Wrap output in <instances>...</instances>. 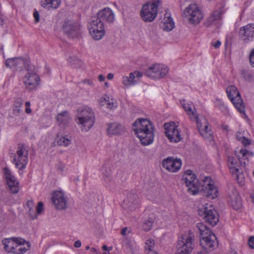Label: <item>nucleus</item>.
I'll return each instance as SVG.
<instances>
[{
	"mask_svg": "<svg viewBox=\"0 0 254 254\" xmlns=\"http://www.w3.org/2000/svg\"><path fill=\"white\" fill-rule=\"evenodd\" d=\"M182 180L188 188V192L190 194L195 195L203 190L206 193V196L211 199H214L218 195L217 188L209 177H206L201 185L192 171L188 170L183 174Z\"/></svg>",
	"mask_w": 254,
	"mask_h": 254,
	"instance_id": "1",
	"label": "nucleus"
},
{
	"mask_svg": "<svg viewBox=\"0 0 254 254\" xmlns=\"http://www.w3.org/2000/svg\"><path fill=\"white\" fill-rule=\"evenodd\" d=\"M132 128L143 145H147L153 142L154 127L149 120L138 119L133 124Z\"/></svg>",
	"mask_w": 254,
	"mask_h": 254,
	"instance_id": "2",
	"label": "nucleus"
},
{
	"mask_svg": "<svg viewBox=\"0 0 254 254\" xmlns=\"http://www.w3.org/2000/svg\"><path fill=\"white\" fill-rule=\"evenodd\" d=\"M76 123L80 126L82 131L89 130L95 122L94 113L92 110L88 107L78 109L75 117Z\"/></svg>",
	"mask_w": 254,
	"mask_h": 254,
	"instance_id": "3",
	"label": "nucleus"
},
{
	"mask_svg": "<svg viewBox=\"0 0 254 254\" xmlns=\"http://www.w3.org/2000/svg\"><path fill=\"white\" fill-rule=\"evenodd\" d=\"M194 236L191 231L182 234L178 239L175 254H190L194 247Z\"/></svg>",
	"mask_w": 254,
	"mask_h": 254,
	"instance_id": "4",
	"label": "nucleus"
},
{
	"mask_svg": "<svg viewBox=\"0 0 254 254\" xmlns=\"http://www.w3.org/2000/svg\"><path fill=\"white\" fill-rule=\"evenodd\" d=\"M13 157L12 162L16 168L21 171L24 170L28 162V150L26 146L23 144H19Z\"/></svg>",
	"mask_w": 254,
	"mask_h": 254,
	"instance_id": "5",
	"label": "nucleus"
},
{
	"mask_svg": "<svg viewBox=\"0 0 254 254\" xmlns=\"http://www.w3.org/2000/svg\"><path fill=\"white\" fill-rule=\"evenodd\" d=\"M184 16L190 24L196 25L203 19V14L199 6L195 3H191L185 8Z\"/></svg>",
	"mask_w": 254,
	"mask_h": 254,
	"instance_id": "6",
	"label": "nucleus"
},
{
	"mask_svg": "<svg viewBox=\"0 0 254 254\" xmlns=\"http://www.w3.org/2000/svg\"><path fill=\"white\" fill-rule=\"evenodd\" d=\"M26 69L27 73L24 75L23 80L26 89L31 91L36 89L40 84V79L34 66L28 65Z\"/></svg>",
	"mask_w": 254,
	"mask_h": 254,
	"instance_id": "7",
	"label": "nucleus"
},
{
	"mask_svg": "<svg viewBox=\"0 0 254 254\" xmlns=\"http://www.w3.org/2000/svg\"><path fill=\"white\" fill-rule=\"evenodd\" d=\"M89 33L96 40L101 39L105 35L104 24L97 16L92 17L88 25Z\"/></svg>",
	"mask_w": 254,
	"mask_h": 254,
	"instance_id": "8",
	"label": "nucleus"
},
{
	"mask_svg": "<svg viewBox=\"0 0 254 254\" xmlns=\"http://www.w3.org/2000/svg\"><path fill=\"white\" fill-rule=\"evenodd\" d=\"M202 205L198 210V214L200 216H203L205 221L210 225L214 226L219 221V216L216 210L212 205Z\"/></svg>",
	"mask_w": 254,
	"mask_h": 254,
	"instance_id": "9",
	"label": "nucleus"
},
{
	"mask_svg": "<svg viewBox=\"0 0 254 254\" xmlns=\"http://www.w3.org/2000/svg\"><path fill=\"white\" fill-rule=\"evenodd\" d=\"M226 92L236 109L240 113L245 114V107L237 87L233 85L229 86L226 89Z\"/></svg>",
	"mask_w": 254,
	"mask_h": 254,
	"instance_id": "10",
	"label": "nucleus"
},
{
	"mask_svg": "<svg viewBox=\"0 0 254 254\" xmlns=\"http://www.w3.org/2000/svg\"><path fill=\"white\" fill-rule=\"evenodd\" d=\"M158 4L156 2L147 3L143 5L140 12L142 19L146 22L153 21L156 17Z\"/></svg>",
	"mask_w": 254,
	"mask_h": 254,
	"instance_id": "11",
	"label": "nucleus"
},
{
	"mask_svg": "<svg viewBox=\"0 0 254 254\" xmlns=\"http://www.w3.org/2000/svg\"><path fill=\"white\" fill-rule=\"evenodd\" d=\"M197 127L201 135L206 139L212 138V132L207 119L203 116L195 117Z\"/></svg>",
	"mask_w": 254,
	"mask_h": 254,
	"instance_id": "12",
	"label": "nucleus"
},
{
	"mask_svg": "<svg viewBox=\"0 0 254 254\" xmlns=\"http://www.w3.org/2000/svg\"><path fill=\"white\" fill-rule=\"evenodd\" d=\"M168 68L161 64H154L145 72V75L150 78L159 79L165 76L168 72Z\"/></svg>",
	"mask_w": 254,
	"mask_h": 254,
	"instance_id": "13",
	"label": "nucleus"
},
{
	"mask_svg": "<svg viewBox=\"0 0 254 254\" xmlns=\"http://www.w3.org/2000/svg\"><path fill=\"white\" fill-rule=\"evenodd\" d=\"M52 201L57 209L64 210L68 207L67 196L62 190H56L53 192Z\"/></svg>",
	"mask_w": 254,
	"mask_h": 254,
	"instance_id": "14",
	"label": "nucleus"
},
{
	"mask_svg": "<svg viewBox=\"0 0 254 254\" xmlns=\"http://www.w3.org/2000/svg\"><path fill=\"white\" fill-rule=\"evenodd\" d=\"M200 245L206 252L212 251L218 246L217 238L214 234L203 236L200 239Z\"/></svg>",
	"mask_w": 254,
	"mask_h": 254,
	"instance_id": "15",
	"label": "nucleus"
},
{
	"mask_svg": "<svg viewBox=\"0 0 254 254\" xmlns=\"http://www.w3.org/2000/svg\"><path fill=\"white\" fill-rule=\"evenodd\" d=\"M165 133L171 142H178L182 138L178 127L173 123L165 124Z\"/></svg>",
	"mask_w": 254,
	"mask_h": 254,
	"instance_id": "16",
	"label": "nucleus"
},
{
	"mask_svg": "<svg viewBox=\"0 0 254 254\" xmlns=\"http://www.w3.org/2000/svg\"><path fill=\"white\" fill-rule=\"evenodd\" d=\"M162 165L164 168L170 172H178L181 167L182 162L180 159H176L173 157H168L163 160Z\"/></svg>",
	"mask_w": 254,
	"mask_h": 254,
	"instance_id": "17",
	"label": "nucleus"
},
{
	"mask_svg": "<svg viewBox=\"0 0 254 254\" xmlns=\"http://www.w3.org/2000/svg\"><path fill=\"white\" fill-rule=\"evenodd\" d=\"M227 165L232 175L235 176L238 181L239 180L241 165L234 156L228 155L227 159Z\"/></svg>",
	"mask_w": 254,
	"mask_h": 254,
	"instance_id": "18",
	"label": "nucleus"
},
{
	"mask_svg": "<svg viewBox=\"0 0 254 254\" xmlns=\"http://www.w3.org/2000/svg\"><path fill=\"white\" fill-rule=\"evenodd\" d=\"M64 33L69 37L74 38L78 36L79 26L73 21L68 20L64 22L62 26Z\"/></svg>",
	"mask_w": 254,
	"mask_h": 254,
	"instance_id": "19",
	"label": "nucleus"
},
{
	"mask_svg": "<svg viewBox=\"0 0 254 254\" xmlns=\"http://www.w3.org/2000/svg\"><path fill=\"white\" fill-rule=\"evenodd\" d=\"M239 35L245 43L253 41L254 39V24H249L241 28Z\"/></svg>",
	"mask_w": 254,
	"mask_h": 254,
	"instance_id": "20",
	"label": "nucleus"
},
{
	"mask_svg": "<svg viewBox=\"0 0 254 254\" xmlns=\"http://www.w3.org/2000/svg\"><path fill=\"white\" fill-rule=\"evenodd\" d=\"M4 173L6 180L7 184L13 193H17L19 191V183L11 173L9 169L5 167L4 168Z\"/></svg>",
	"mask_w": 254,
	"mask_h": 254,
	"instance_id": "21",
	"label": "nucleus"
},
{
	"mask_svg": "<svg viewBox=\"0 0 254 254\" xmlns=\"http://www.w3.org/2000/svg\"><path fill=\"white\" fill-rule=\"evenodd\" d=\"M142 76V73L140 72L135 71L130 72L128 76H124L122 77L123 84L126 87H129L135 85L138 80Z\"/></svg>",
	"mask_w": 254,
	"mask_h": 254,
	"instance_id": "22",
	"label": "nucleus"
},
{
	"mask_svg": "<svg viewBox=\"0 0 254 254\" xmlns=\"http://www.w3.org/2000/svg\"><path fill=\"white\" fill-rule=\"evenodd\" d=\"M25 240L20 238H11L2 241L5 250L8 253H14L15 246L17 243H24Z\"/></svg>",
	"mask_w": 254,
	"mask_h": 254,
	"instance_id": "23",
	"label": "nucleus"
},
{
	"mask_svg": "<svg viewBox=\"0 0 254 254\" xmlns=\"http://www.w3.org/2000/svg\"><path fill=\"white\" fill-rule=\"evenodd\" d=\"M97 17L101 21H106L109 23L113 22L114 20L115 16L113 11L108 7H106L98 12Z\"/></svg>",
	"mask_w": 254,
	"mask_h": 254,
	"instance_id": "24",
	"label": "nucleus"
},
{
	"mask_svg": "<svg viewBox=\"0 0 254 254\" xmlns=\"http://www.w3.org/2000/svg\"><path fill=\"white\" fill-rule=\"evenodd\" d=\"M139 201L138 195L134 192L129 193L125 200V203L131 210H133L138 207Z\"/></svg>",
	"mask_w": 254,
	"mask_h": 254,
	"instance_id": "25",
	"label": "nucleus"
},
{
	"mask_svg": "<svg viewBox=\"0 0 254 254\" xmlns=\"http://www.w3.org/2000/svg\"><path fill=\"white\" fill-rule=\"evenodd\" d=\"M228 202L235 209H239L242 207L240 195L238 191L234 189H233L231 193L229 194Z\"/></svg>",
	"mask_w": 254,
	"mask_h": 254,
	"instance_id": "26",
	"label": "nucleus"
},
{
	"mask_svg": "<svg viewBox=\"0 0 254 254\" xmlns=\"http://www.w3.org/2000/svg\"><path fill=\"white\" fill-rule=\"evenodd\" d=\"M160 26L163 30L167 31H171L174 28V22L169 12H166L164 14V17L161 21Z\"/></svg>",
	"mask_w": 254,
	"mask_h": 254,
	"instance_id": "27",
	"label": "nucleus"
},
{
	"mask_svg": "<svg viewBox=\"0 0 254 254\" xmlns=\"http://www.w3.org/2000/svg\"><path fill=\"white\" fill-rule=\"evenodd\" d=\"M236 155L240 165L245 167L249 163L248 157L252 156L253 154L246 148H242Z\"/></svg>",
	"mask_w": 254,
	"mask_h": 254,
	"instance_id": "28",
	"label": "nucleus"
},
{
	"mask_svg": "<svg viewBox=\"0 0 254 254\" xmlns=\"http://www.w3.org/2000/svg\"><path fill=\"white\" fill-rule=\"evenodd\" d=\"M125 130V127L117 123H113L109 125L108 133L113 135H119L123 133Z\"/></svg>",
	"mask_w": 254,
	"mask_h": 254,
	"instance_id": "29",
	"label": "nucleus"
},
{
	"mask_svg": "<svg viewBox=\"0 0 254 254\" xmlns=\"http://www.w3.org/2000/svg\"><path fill=\"white\" fill-rule=\"evenodd\" d=\"M56 119L59 125H66L71 121V118L67 111H64L57 115Z\"/></svg>",
	"mask_w": 254,
	"mask_h": 254,
	"instance_id": "30",
	"label": "nucleus"
},
{
	"mask_svg": "<svg viewBox=\"0 0 254 254\" xmlns=\"http://www.w3.org/2000/svg\"><path fill=\"white\" fill-rule=\"evenodd\" d=\"M61 0H41V5L48 9H56L61 4Z\"/></svg>",
	"mask_w": 254,
	"mask_h": 254,
	"instance_id": "31",
	"label": "nucleus"
},
{
	"mask_svg": "<svg viewBox=\"0 0 254 254\" xmlns=\"http://www.w3.org/2000/svg\"><path fill=\"white\" fill-rule=\"evenodd\" d=\"M23 102V100L20 97L15 100L12 109V113L14 116H19L22 113Z\"/></svg>",
	"mask_w": 254,
	"mask_h": 254,
	"instance_id": "32",
	"label": "nucleus"
},
{
	"mask_svg": "<svg viewBox=\"0 0 254 254\" xmlns=\"http://www.w3.org/2000/svg\"><path fill=\"white\" fill-rule=\"evenodd\" d=\"M30 245L25 241L24 243H17L15 246L14 254H23L25 253L29 249Z\"/></svg>",
	"mask_w": 254,
	"mask_h": 254,
	"instance_id": "33",
	"label": "nucleus"
},
{
	"mask_svg": "<svg viewBox=\"0 0 254 254\" xmlns=\"http://www.w3.org/2000/svg\"><path fill=\"white\" fill-rule=\"evenodd\" d=\"M23 63L24 61L22 59L15 58L6 60L5 62V64L7 67L12 68L18 66Z\"/></svg>",
	"mask_w": 254,
	"mask_h": 254,
	"instance_id": "34",
	"label": "nucleus"
},
{
	"mask_svg": "<svg viewBox=\"0 0 254 254\" xmlns=\"http://www.w3.org/2000/svg\"><path fill=\"white\" fill-rule=\"evenodd\" d=\"M196 228L199 231L200 235L202 237L207 236L212 233L208 227L202 223H198L196 224Z\"/></svg>",
	"mask_w": 254,
	"mask_h": 254,
	"instance_id": "35",
	"label": "nucleus"
},
{
	"mask_svg": "<svg viewBox=\"0 0 254 254\" xmlns=\"http://www.w3.org/2000/svg\"><path fill=\"white\" fill-rule=\"evenodd\" d=\"M145 244V250L146 253L152 252L153 254H159L157 252L154 251L155 242L153 240L151 239L147 240Z\"/></svg>",
	"mask_w": 254,
	"mask_h": 254,
	"instance_id": "36",
	"label": "nucleus"
},
{
	"mask_svg": "<svg viewBox=\"0 0 254 254\" xmlns=\"http://www.w3.org/2000/svg\"><path fill=\"white\" fill-rule=\"evenodd\" d=\"M182 106L185 111L189 115H194V107L191 102H186L185 100L182 102Z\"/></svg>",
	"mask_w": 254,
	"mask_h": 254,
	"instance_id": "37",
	"label": "nucleus"
},
{
	"mask_svg": "<svg viewBox=\"0 0 254 254\" xmlns=\"http://www.w3.org/2000/svg\"><path fill=\"white\" fill-rule=\"evenodd\" d=\"M56 141L59 145L67 146L71 144V139L66 136H58L56 138Z\"/></svg>",
	"mask_w": 254,
	"mask_h": 254,
	"instance_id": "38",
	"label": "nucleus"
},
{
	"mask_svg": "<svg viewBox=\"0 0 254 254\" xmlns=\"http://www.w3.org/2000/svg\"><path fill=\"white\" fill-rule=\"evenodd\" d=\"M154 220V216L149 217L147 219L144 220L142 225L143 230L146 232L150 231L152 228Z\"/></svg>",
	"mask_w": 254,
	"mask_h": 254,
	"instance_id": "39",
	"label": "nucleus"
},
{
	"mask_svg": "<svg viewBox=\"0 0 254 254\" xmlns=\"http://www.w3.org/2000/svg\"><path fill=\"white\" fill-rule=\"evenodd\" d=\"M26 207L28 209V214L31 219L37 218L36 213L34 209V202L32 200H28L26 203Z\"/></svg>",
	"mask_w": 254,
	"mask_h": 254,
	"instance_id": "40",
	"label": "nucleus"
},
{
	"mask_svg": "<svg viewBox=\"0 0 254 254\" xmlns=\"http://www.w3.org/2000/svg\"><path fill=\"white\" fill-rule=\"evenodd\" d=\"M221 14L220 10H216L214 11L208 18L209 22L213 23L215 20H218L220 18Z\"/></svg>",
	"mask_w": 254,
	"mask_h": 254,
	"instance_id": "41",
	"label": "nucleus"
},
{
	"mask_svg": "<svg viewBox=\"0 0 254 254\" xmlns=\"http://www.w3.org/2000/svg\"><path fill=\"white\" fill-rule=\"evenodd\" d=\"M68 61L76 67L80 66L82 64V62L75 57H70Z\"/></svg>",
	"mask_w": 254,
	"mask_h": 254,
	"instance_id": "42",
	"label": "nucleus"
},
{
	"mask_svg": "<svg viewBox=\"0 0 254 254\" xmlns=\"http://www.w3.org/2000/svg\"><path fill=\"white\" fill-rule=\"evenodd\" d=\"M106 106L110 110H114L117 107V103L113 99H109Z\"/></svg>",
	"mask_w": 254,
	"mask_h": 254,
	"instance_id": "43",
	"label": "nucleus"
},
{
	"mask_svg": "<svg viewBox=\"0 0 254 254\" xmlns=\"http://www.w3.org/2000/svg\"><path fill=\"white\" fill-rule=\"evenodd\" d=\"M109 97L107 95H104L102 96L99 101V104L101 106H104L107 104L108 102V100Z\"/></svg>",
	"mask_w": 254,
	"mask_h": 254,
	"instance_id": "44",
	"label": "nucleus"
},
{
	"mask_svg": "<svg viewBox=\"0 0 254 254\" xmlns=\"http://www.w3.org/2000/svg\"><path fill=\"white\" fill-rule=\"evenodd\" d=\"M103 175L105 177L104 180L106 181H110L111 177V172L110 169L105 170V172H103Z\"/></svg>",
	"mask_w": 254,
	"mask_h": 254,
	"instance_id": "45",
	"label": "nucleus"
},
{
	"mask_svg": "<svg viewBox=\"0 0 254 254\" xmlns=\"http://www.w3.org/2000/svg\"><path fill=\"white\" fill-rule=\"evenodd\" d=\"M43 210V203L42 202H39L36 208V215L37 214H40L42 213Z\"/></svg>",
	"mask_w": 254,
	"mask_h": 254,
	"instance_id": "46",
	"label": "nucleus"
},
{
	"mask_svg": "<svg viewBox=\"0 0 254 254\" xmlns=\"http://www.w3.org/2000/svg\"><path fill=\"white\" fill-rule=\"evenodd\" d=\"M250 62L252 66L254 67V49L251 51L249 57Z\"/></svg>",
	"mask_w": 254,
	"mask_h": 254,
	"instance_id": "47",
	"label": "nucleus"
},
{
	"mask_svg": "<svg viewBox=\"0 0 254 254\" xmlns=\"http://www.w3.org/2000/svg\"><path fill=\"white\" fill-rule=\"evenodd\" d=\"M248 244L249 247L253 249H254V237L251 236L248 241Z\"/></svg>",
	"mask_w": 254,
	"mask_h": 254,
	"instance_id": "48",
	"label": "nucleus"
},
{
	"mask_svg": "<svg viewBox=\"0 0 254 254\" xmlns=\"http://www.w3.org/2000/svg\"><path fill=\"white\" fill-rule=\"evenodd\" d=\"M33 16L35 18V21L36 23H37L40 20V15L38 11L35 10L33 13Z\"/></svg>",
	"mask_w": 254,
	"mask_h": 254,
	"instance_id": "49",
	"label": "nucleus"
},
{
	"mask_svg": "<svg viewBox=\"0 0 254 254\" xmlns=\"http://www.w3.org/2000/svg\"><path fill=\"white\" fill-rule=\"evenodd\" d=\"M221 44V43L220 41L218 40L216 42H211V45L214 47L215 49L218 48Z\"/></svg>",
	"mask_w": 254,
	"mask_h": 254,
	"instance_id": "50",
	"label": "nucleus"
},
{
	"mask_svg": "<svg viewBox=\"0 0 254 254\" xmlns=\"http://www.w3.org/2000/svg\"><path fill=\"white\" fill-rule=\"evenodd\" d=\"M82 83L87 84L90 86H93V82L91 80L86 79H84L82 81Z\"/></svg>",
	"mask_w": 254,
	"mask_h": 254,
	"instance_id": "51",
	"label": "nucleus"
},
{
	"mask_svg": "<svg viewBox=\"0 0 254 254\" xmlns=\"http://www.w3.org/2000/svg\"><path fill=\"white\" fill-rule=\"evenodd\" d=\"M127 233H130V231L128 230L127 227L123 228L121 232V234L123 236L127 235Z\"/></svg>",
	"mask_w": 254,
	"mask_h": 254,
	"instance_id": "52",
	"label": "nucleus"
},
{
	"mask_svg": "<svg viewBox=\"0 0 254 254\" xmlns=\"http://www.w3.org/2000/svg\"><path fill=\"white\" fill-rule=\"evenodd\" d=\"M243 144L245 145H248L250 144V141L249 139L246 138L245 137H243L241 140Z\"/></svg>",
	"mask_w": 254,
	"mask_h": 254,
	"instance_id": "53",
	"label": "nucleus"
},
{
	"mask_svg": "<svg viewBox=\"0 0 254 254\" xmlns=\"http://www.w3.org/2000/svg\"><path fill=\"white\" fill-rule=\"evenodd\" d=\"M81 243L79 240L76 241L74 244V246L75 248H79L81 247Z\"/></svg>",
	"mask_w": 254,
	"mask_h": 254,
	"instance_id": "54",
	"label": "nucleus"
},
{
	"mask_svg": "<svg viewBox=\"0 0 254 254\" xmlns=\"http://www.w3.org/2000/svg\"><path fill=\"white\" fill-rule=\"evenodd\" d=\"M102 249L104 251H111L112 250V247L108 248L106 245H103L102 246Z\"/></svg>",
	"mask_w": 254,
	"mask_h": 254,
	"instance_id": "55",
	"label": "nucleus"
},
{
	"mask_svg": "<svg viewBox=\"0 0 254 254\" xmlns=\"http://www.w3.org/2000/svg\"><path fill=\"white\" fill-rule=\"evenodd\" d=\"M244 77L248 80H250L252 78V75L250 73H246V75L244 76Z\"/></svg>",
	"mask_w": 254,
	"mask_h": 254,
	"instance_id": "56",
	"label": "nucleus"
},
{
	"mask_svg": "<svg viewBox=\"0 0 254 254\" xmlns=\"http://www.w3.org/2000/svg\"><path fill=\"white\" fill-rule=\"evenodd\" d=\"M98 79L100 81H103L105 80V76L102 74H100L98 76Z\"/></svg>",
	"mask_w": 254,
	"mask_h": 254,
	"instance_id": "57",
	"label": "nucleus"
},
{
	"mask_svg": "<svg viewBox=\"0 0 254 254\" xmlns=\"http://www.w3.org/2000/svg\"><path fill=\"white\" fill-rule=\"evenodd\" d=\"M25 112L27 113V114H30L31 112H32V110L31 109H30V107H26L25 108Z\"/></svg>",
	"mask_w": 254,
	"mask_h": 254,
	"instance_id": "58",
	"label": "nucleus"
},
{
	"mask_svg": "<svg viewBox=\"0 0 254 254\" xmlns=\"http://www.w3.org/2000/svg\"><path fill=\"white\" fill-rule=\"evenodd\" d=\"M107 78L109 80L112 79L114 78V74L111 73H109L107 75Z\"/></svg>",
	"mask_w": 254,
	"mask_h": 254,
	"instance_id": "59",
	"label": "nucleus"
},
{
	"mask_svg": "<svg viewBox=\"0 0 254 254\" xmlns=\"http://www.w3.org/2000/svg\"><path fill=\"white\" fill-rule=\"evenodd\" d=\"M91 251L92 253H91L90 254H94V253H96L97 252V250L94 248H92L91 249Z\"/></svg>",
	"mask_w": 254,
	"mask_h": 254,
	"instance_id": "60",
	"label": "nucleus"
},
{
	"mask_svg": "<svg viewBox=\"0 0 254 254\" xmlns=\"http://www.w3.org/2000/svg\"><path fill=\"white\" fill-rule=\"evenodd\" d=\"M26 107H30V103L29 101H27L25 103Z\"/></svg>",
	"mask_w": 254,
	"mask_h": 254,
	"instance_id": "61",
	"label": "nucleus"
},
{
	"mask_svg": "<svg viewBox=\"0 0 254 254\" xmlns=\"http://www.w3.org/2000/svg\"><path fill=\"white\" fill-rule=\"evenodd\" d=\"M3 25V20L0 17V25L2 26Z\"/></svg>",
	"mask_w": 254,
	"mask_h": 254,
	"instance_id": "62",
	"label": "nucleus"
},
{
	"mask_svg": "<svg viewBox=\"0 0 254 254\" xmlns=\"http://www.w3.org/2000/svg\"><path fill=\"white\" fill-rule=\"evenodd\" d=\"M230 254H238L234 250H231L230 252Z\"/></svg>",
	"mask_w": 254,
	"mask_h": 254,
	"instance_id": "63",
	"label": "nucleus"
},
{
	"mask_svg": "<svg viewBox=\"0 0 254 254\" xmlns=\"http://www.w3.org/2000/svg\"><path fill=\"white\" fill-rule=\"evenodd\" d=\"M109 251H105L103 254H110V253H109Z\"/></svg>",
	"mask_w": 254,
	"mask_h": 254,
	"instance_id": "64",
	"label": "nucleus"
}]
</instances>
